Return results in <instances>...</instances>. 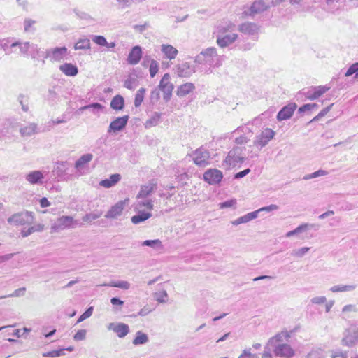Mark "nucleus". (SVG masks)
Wrapping results in <instances>:
<instances>
[{
    "mask_svg": "<svg viewBox=\"0 0 358 358\" xmlns=\"http://www.w3.org/2000/svg\"><path fill=\"white\" fill-rule=\"evenodd\" d=\"M34 213L24 210L17 213L7 220L8 224L13 226H30L34 223Z\"/></svg>",
    "mask_w": 358,
    "mask_h": 358,
    "instance_id": "obj_1",
    "label": "nucleus"
},
{
    "mask_svg": "<svg viewBox=\"0 0 358 358\" xmlns=\"http://www.w3.org/2000/svg\"><path fill=\"white\" fill-rule=\"evenodd\" d=\"M83 225L80 220H74L71 216H62L59 217L52 226V230L59 231L66 229L81 227Z\"/></svg>",
    "mask_w": 358,
    "mask_h": 358,
    "instance_id": "obj_2",
    "label": "nucleus"
},
{
    "mask_svg": "<svg viewBox=\"0 0 358 358\" xmlns=\"http://www.w3.org/2000/svg\"><path fill=\"white\" fill-rule=\"evenodd\" d=\"M158 87L159 90L163 93V99L166 101H169L174 89V86L171 83V78L169 73H166L164 74L159 81Z\"/></svg>",
    "mask_w": 358,
    "mask_h": 358,
    "instance_id": "obj_3",
    "label": "nucleus"
},
{
    "mask_svg": "<svg viewBox=\"0 0 358 358\" xmlns=\"http://www.w3.org/2000/svg\"><path fill=\"white\" fill-rule=\"evenodd\" d=\"M263 213H268V206H264L257 210L247 213L246 215L231 221V224L234 226H237L241 224L248 223L257 217H261Z\"/></svg>",
    "mask_w": 358,
    "mask_h": 358,
    "instance_id": "obj_4",
    "label": "nucleus"
},
{
    "mask_svg": "<svg viewBox=\"0 0 358 358\" xmlns=\"http://www.w3.org/2000/svg\"><path fill=\"white\" fill-rule=\"evenodd\" d=\"M343 345L349 348L352 347L358 343V328L356 327H351L345 330L344 336L341 340Z\"/></svg>",
    "mask_w": 358,
    "mask_h": 358,
    "instance_id": "obj_5",
    "label": "nucleus"
},
{
    "mask_svg": "<svg viewBox=\"0 0 358 358\" xmlns=\"http://www.w3.org/2000/svg\"><path fill=\"white\" fill-rule=\"evenodd\" d=\"M223 178L222 171L217 169H209L203 173V180L210 185H218Z\"/></svg>",
    "mask_w": 358,
    "mask_h": 358,
    "instance_id": "obj_6",
    "label": "nucleus"
},
{
    "mask_svg": "<svg viewBox=\"0 0 358 358\" xmlns=\"http://www.w3.org/2000/svg\"><path fill=\"white\" fill-rule=\"evenodd\" d=\"M273 353L280 358H292L294 356L295 351L289 344L280 343L275 347Z\"/></svg>",
    "mask_w": 358,
    "mask_h": 358,
    "instance_id": "obj_7",
    "label": "nucleus"
},
{
    "mask_svg": "<svg viewBox=\"0 0 358 358\" xmlns=\"http://www.w3.org/2000/svg\"><path fill=\"white\" fill-rule=\"evenodd\" d=\"M68 54L66 47L55 48L47 52V57L52 62H61Z\"/></svg>",
    "mask_w": 358,
    "mask_h": 358,
    "instance_id": "obj_8",
    "label": "nucleus"
},
{
    "mask_svg": "<svg viewBox=\"0 0 358 358\" xmlns=\"http://www.w3.org/2000/svg\"><path fill=\"white\" fill-rule=\"evenodd\" d=\"M296 108L297 105L295 103H289L283 106L277 114V120L282 121L290 119Z\"/></svg>",
    "mask_w": 358,
    "mask_h": 358,
    "instance_id": "obj_9",
    "label": "nucleus"
},
{
    "mask_svg": "<svg viewBox=\"0 0 358 358\" xmlns=\"http://www.w3.org/2000/svg\"><path fill=\"white\" fill-rule=\"evenodd\" d=\"M127 201L128 199H125L117 202L106 213L105 217L108 219H115L121 215Z\"/></svg>",
    "mask_w": 358,
    "mask_h": 358,
    "instance_id": "obj_10",
    "label": "nucleus"
},
{
    "mask_svg": "<svg viewBox=\"0 0 358 358\" xmlns=\"http://www.w3.org/2000/svg\"><path fill=\"white\" fill-rule=\"evenodd\" d=\"M108 330L114 331L119 338L125 337L129 332V325L124 323H109L107 327Z\"/></svg>",
    "mask_w": 358,
    "mask_h": 358,
    "instance_id": "obj_11",
    "label": "nucleus"
},
{
    "mask_svg": "<svg viewBox=\"0 0 358 358\" xmlns=\"http://www.w3.org/2000/svg\"><path fill=\"white\" fill-rule=\"evenodd\" d=\"M45 175L41 171H32L28 173L26 176V180L30 185H42L44 182Z\"/></svg>",
    "mask_w": 358,
    "mask_h": 358,
    "instance_id": "obj_12",
    "label": "nucleus"
},
{
    "mask_svg": "<svg viewBox=\"0 0 358 358\" xmlns=\"http://www.w3.org/2000/svg\"><path fill=\"white\" fill-rule=\"evenodd\" d=\"M129 120L128 115L117 117L115 120L110 122L108 131L116 132L123 129L127 124Z\"/></svg>",
    "mask_w": 358,
    "mask_h": 358,
    "instance_id": "obj_13",
    "label": "nucleus"
},
{
    "mask_svg": "<svg viewBox=\"0 0 358 358\" xmlns=\"http://www.w3.org/2000/svg\"><path fill=\"white\" fill-rule=\"evenodd\" d=\"M238 38L235 33L231 34L221 35L217 38L216 43L220 48H223L234 43Z\"/></svg>",
    "mask_w": 358,
    "mask_h": 358,
    "instance_id": "obj_14",
    "label": "nucleus"
},
{
    "mask_svg": "<svg viewBox=\"0 0 358 358\" xmlns=\"http://www.w3.org/2000/svg\"><path fill=\"white\" fill-rule=\"evenodd\" d=\"M142 57V49L140 46L133 47L127 57V62L131 65L137 64Z\"/></svg>",
    "mask_w": 358,
    "mask_h": 358,
    "instance_id": "obj_15",
    "label": "nucleus"
},
{
    "mask_svg": "<svg viewBox=\"0 0 358 358\" xmlns=\"http://www.w3.org/2000/svg\"><path fill=\"white\" fill-rule=\"evenodd\" d=\"M313 229L315 230H317L319 229V225L316 224L304 223V224H302L299 225V227H297L294 230L288 231L285 234V236L287 237V238H289L291 236H295V235H298V234H301L302 232L306 231H308L309 229Z\"/></svg>",
    "mask_w": 358,
    "mask_h": 358,
    "instance_id": "obj_16",
    "label": "nucleus"
},
{
    "mask_svg": "<svg viewBox=\"0 0 358 358\" xmlns=\"http://www.w3.org/2000/svg\"><path fill=\"white\" fill-rule=\"evenodd\" d=\"M157 189V184L152 181L150 182L147 185H145L141 187V189L137 195V199H145L150 196L153 192Z\"/></svg>",
    "mask_w": 358,
    "mask_h": 358,
    "instance_id": "obj_17",
    "label": "nucleus"
},
{
    "mask_svg": "<svg viewBox=\"0 0 358 358\" xmlns=\"http://www.w3.org/2000/svg\"><path fill=\"white\" fill-rule=\"evenodd\" d=\"M92 158H79L75 164V168L80 175H85L89 173V163Z\"/></svg>",
    "mask_w": 358,
    "mask_h": 358,
    "instance_id": "obj_18",
    "label": "nucleus"
},
{
    "mask_svg": "<svg viewBox=\"0 0 358 358\" xmlns=\"http://www.w3.org/2000/svg\"><path fill=\"white\" fill-rule=\"evenodd\" d=\"M195 90V86L192 83H186L178 86L176 90V95L179 97H184Z\"/></svg>",
    "mask_w": 358,
    "mask_h": 358,
    "instance_id": "obj_19",
    "label": "nucleus"
},
{
    "mask_svg": "<svg viewBox=\"0 0 358 358\" xmlns=\"http://www.w3.org/2000/svg\"><path fill=\"white\" fill-rule=\"evenodd\" d=\"M161 50L165 57L169 60L174 59L178 53V50L169 44H163L162 45Z\"/></svg>",
    "mask_w": 358,
    "mask_h": 358,
    "instance_id": "obj_20",
    "label": "nucleus"
},
{
    "mask_svg": "<svg viewBox=\"0 0 358 358\" xmlns=\"http://www.w3.org/2000/svg\"><path fill=\"white\" fill-rule=\"evenodd\" d=\"M121 179V176L118 173L113 174L109 178L102 180L99 185L105 188H110L116 185Z\"/></svg>",
    "mask_w": 358,
    "mask_h": 358,
    "instance_id": "obj_21",
    "label": "nucleus"
},
{
    "mask_svg": "<svg viewBox=\"0 0 358 358\" xmlns=\"http://www.w3.org/2000/svg\"><path fill=\"white\" fill-rule=\"evenodd\" d=\"M59 70L68 76H75L78 72L77 66L71 63H65L61 65Z\"/></svg>",
    "mask_w": 358,
    "mask_h": 358,
    "instance_id": "obj_22",
    "label": "nucleus"
},
{
    "mask_svg": "<svg viewBox=\"0 0 358 358\" xmlns=\"http://www.w3.org/2000/svg\"><path fill=\"white\" fill-rule=\"evenodd\" d=\"M152 215L151 213L139 210L136 215L131 217V220L133 224H138L147 220L151 217Z\"/></svg>",
    "mask_w": 358,
    "mask_h": 358,
    "instance_id": "obj_23",
    "label": "nucleus"
},
{
    "mask_svg": "<svg viewBox=\"0 0 358 358\" xmlns=\"http://www.w3.org/2000/svg\"><path fill=\"white\" fill-rule=\"evenodd\" d=\"M124 106V100L121 95L115 96L111 102L110 107L115 110H121Z\"/></svg>",
    "mask_w": 358,
    "mask_h": 358,
    "instance_id": "obj_24",
    "label": "nucleus"
},
{
    "mask_svg": "<svg viewBox=\"0 0 358 358\" xmlns=\"http://www.w3.org/2000/svg\"><path fill=\"white\" fill-rule=\"evenodd\" d=\"M148 342V336L141 331L136 332V337L133 340V344L135 345H143Z\"/></svg>",
    "mask_w": 358,
    "mask_h": 358,
    "instance_id": "obj_25",
    "label": "nucleus"
},
{
    "mask_svg": "<svg viewBox=\"0 0 358 358\" xmlns=\"http://www.w3.org/2000/svg\"><path fill=\"white\" fill-rule=\"evenodd\" d=\"M102 285L112 287H117L122 289H129L130 288L129 282L124 280L110 281V282L105 283Z\"/></svg>",
    "mask_w": 358,
    "mask_h": 358,
    "instance_id": "obj_26",
    "label": "nucleus"
},
{
    "mask_svg": "<svg viewBox=\"0 0 358 358\" xmlns=\"http://www.w3.org/2000/svg\"><path fill=\"white\" fill-rule=\"evenodd\" d=\"M141 245L143 246H149L157 250H162L163 249V245L159 239L155 240H145Z\"/></svg>",
    "mask_w": 358,
    "mask_h": 358,
    "instance_id": "obj_27",
    "label": "nucleus"
},
{
    "mask_svg": "<svg viewBox=\"0 0 358 358\" xmlns=\"http://www.w3.org/2000/svg\"><path fill=\"white\" fill-rule=\"evenodd\" d=\"M356 285H334L330 288V290L332 292H350L355 289Z\"/></svg>",
    "mask_w": 358,
    "mask_h": 358,
    "instance_id": "obj_28",
    "label": "nucleus"
},
{
    "mask_svg": "<svg viewBox=\"0 0 358 358\" xmlns=\"http://www.w3.org/2000/svg\"><path fill=\"white\" fill-rule=\"evenodd\" d=\"M143 207H145L148 210H152L154 207L153 201L152 200L147 199L146 198L138 199L135 208L136 209H139Z\"/></svg>",
    "mask_w": 358,
    "mask_h": 358,
    "instance_id": "obj_29",
    "label": "nucleus"
},
{
    "mask_svg": "<svg viewBox=\"0 0 358 358\" xmlns=\"http://www.w3.org/2000/svg\"><path fill=\"white\" fill-rule=\"evenodd\" d=\"M90 47V41L88 38H81L74 45L75 50H88Z\"/></svg>",
    "mask_w": 358,
    "mask_h": 358,
    "instance_id": "obj_30",
    "label": "nucleus"
},
{
    "mask_svg": "<svg viewBox=\"0 0 358 358\" xmlns=\"http://www.w3.org/2000/svg\"><path fill=\"white\" fill-rule=\"evenodd\" d=\"M291 332H288L287 331H282L280 333L277 334L274 337H273L271 339H270V342L272 341H275L276 342H282L284 340L287 341L288 338H290Z\"/></svg>",
    "mask_w": 358,
    "mask_h": 358,
    "instance_id": "obj_31",
    "label": "nucleus"
},
{
    "mask_svg": "<svg viewBox=\"0 0 358 358\" xmlns=\"http://www.w3.org/2000/svg\"><path fill=\"white\" fill-rule=\"evenodd\" d=\"M145 93V90L144 88H141L137 91L134 100V105L136 107L140 106L143 101Z\"/></svg>",
    "mask_w": 358,
    "mask_h": 358,
    "instance_id": "obj_32",
    "label": "nucleus"
},
{
    "mask_svg": "<svg viewBox=\"0 0 358 358\" xmlns=\"http://www.w3.org/2000/svg\"><path fill=\"white\" fill-rule=\"evenodd\" d=\"M159 71V64L155 59H151L149 66V72L151 78H154Z\"/></svg>",
    "mask_w": 358,
    "mask_h": 358,
    "instance_id": "obj_33",
    "label": "nucleus"
},
{
    "mask_svg": "<svg viewBox=\"0 0 358 358\" xmlns=\"http://www.w3.org/2000/svg\"><path fill=\"white\" fill-rule=\"evenodd\" d=\"M310 248L309 247H303L300 249H294L292 251L291 255L292 256L296 257H303L309 250Z\"/></svg>",
    "mask_w": 358,
    "mask_h": 358,
    "instance_id": "obj_34",
    "label": "nucleus"
},
{
    "mask_svg": "<svg viewBox=\"0 0 358 358\" xmlns=\"http://www.w3.org/2000/svg\"><path fill=\"white\" fill-rule=\"evenodd\" d=\"M64 349L55 350L44 352L43 356L45 357H59L64 355Z\"/></svg>",
    "mask_w": 358,
    "mask_h": 358,
    "instance_id": "obj_35",
    "label": "nucleus"
},
{
    "mask_svg": "<svg viewBox=\"0 0 358 358\" xmlns=\"http://www.w3.org/2000/svg\"><path fill=\"white\" fill-rule=\"evenodd\" d=\"M20 132L23 136H31L36 132V127L30 124L21 129Z\"/></svg>",
    "mask_w": 358,
    "mask_h": 358,
    "instance_id": "obj_36",
    "label": "nucleus"
},
{
    "mask_svg": "<svg viewBox=\"0 0 358 358\" xmlns=\"http://www.w3.org/2000/svg\"><path fill=\"white\" fill-rule=\"evenodd\" d=\"M327 173V172L324 170H322V169H320L317 171H315L312 173H310V174H306L303 177V180H310V179H313V178H315L317 177H319V176H324Z\"/></svg>",
    "mask_w": 358,
    "mask_h": 358,
    "instance_id": "obj_37",
    "label": "nucleus"
},
{
    "mask_svg": "<svg viewBox=\"0 0 358 358\" xmlns=\"http://www.w3.org/2000/svg\"><path fill=\"white\" fill-rule=\"evenodd\" d=\"M333 103L331 104L330 106L323 108L319 113L317 115H316L315 117H313L310 122H309V124L313 122H315V121H317L319 120L321 117H324V115H326L327 114L328 112H329V110H331V107L333 106Z\"/></svg>",
    "mask_w": 358,
    "mask_h": 358,
    "instance_id": "obj_38",
    "label": "nucleus"
},
{
    "mask_svg": "<svg viewBox=\"0 0 358 358\" xmlns=\"http://www.w3.org/2000/svg\"><path fill=\"white\" fill-rule=\"evenodd\" d=\"M258 354L252 353V348L245 349L238 358H259Z\"/></svg>",
    "mask_w": 358,
    "mask_h": 358,
    "instance_id": "obj_39",
    "label": "nucleus"
},
{
    "mask_svg": "<svg viewBox=\"0 0 358 358\" xmlns=\"http://www.w3.org/2000/svg\"><path fill=\"white\" fill-rule=\"evenodd\" d=\"M323 350L320 348L313 349L307 355V358H323Z\"/></svg>",
    "mask_w": 358,
    "mask_h": 358,
    "instance_id": "obj_40",
    "label": "nucleus"
},
{
    "mask_svg": "<svg viewBox=\"0 0 358 358\" xmlns=\"http://www.w3.org/2000/svg\"><path fill=\"white\" fill-rule=\"evenodd\" d=\"M93 307L92 306H90L89 307L78 319L77 320V322L76 324L78 323H80L83 321H84L85 320L89 318L90 317H91V315H92V313H93Z\"/></svg>",
    "mask_w": 358,
    "mask_h": 358,
    "instance_id": "obj_41",
    "label": "nucleus"
},
{
    "mask_svg": "<svg viewBox=\"0 0 358 358\" xmlns=\"http://www.w3.org/2000/svg\"><path fill=\"white\" fill-rule=\"evenodd\" d=\"M357 73H358V62L354 63L352 64L345 72V76H350L353 74L355 75V78L357 79Z\"/></svg>",
    "mask_w": 358,
    "mask_h": 358,
    "instance_id": "obj_42",
    "label": "nucleus"
},
{
    "mask_svg": "<svg viewBox=\"0 0 358 358\" xmlns=\"http://www.w3.org/2000/svg\"><path fill=\"white\" fill-rule=\"evenodd\" d=\"M329 89L330 87L327 85H320L313 87V90L316 93V96H317V98L327 92Z\"/></svg>",
    "mask_w": 358,
    "mask_h": 358,
    "instance_id": "obj_43",
    "label": "nucleus"
},
{
    "mask_svg": "<svg viewBox=\"0 0 358 358\" xmlns=\"http://www.w3.org/2000/svg\"><path fill=\"white\" fill-rule=\"evenodd\" d=\"M331 358H347L348 352L346 351H342L341 350H336L331 351Z\"/></svg>",
    "mask_w": 358,
    "mask_h": 358,
    "instance_id": "obj_44",
    "label": "nucleus"
},
{
    "mask_svg": "<svg viewBox=\"0 0 358 358\" xmlns=\"http://www.w3.org/2000/svg\"><path fill=\"white\" fill-rule=\"evenodd\" d=\"M254 25L251 23H243L238 27V30L243 33L250 34L253 30Z\"/></svg>",
    "mask_w": 358,
    "mask_h": 358,
    "instance_id": "obj_45",
    "label": "nucleus"
},
{
    "mask_svg": "<svg viewBox=\"0 0 358 358\" xmlns=\"http://www.w3.org/2000/svg\"><path fill=\"white\" fill-rule=\"evenodd\" d=\"M302 93L308 99L315 100L317 99V96H316V93L313 90V87L311 90L309 89L306 91L303 89Z\"/></svg>",
    "mask_w": 358,
    "mask_h": 358,
    "instance_id": "obj_46",
    "label": "nucleus"
},
{
    "mask_svg": "<svg viewBox=\"0 0 358 358\" xmlns=\"http://www.w3.org/2000/svg\"><path fill=\"white\" fill-rule=\"evenodd\" d=\"M87 331L85 329H80L73 336V339L76 341H83L86 338Z\"/></svg>",
    "mask_w": 358,
    "mask_h": 358,
    "instance_id": "obj_47",
    "label": "nucleus"
},
{
    "mask_svg": "<svg viewBox=\"0 0 358 358\" xmlns=\"http://www.w3.org/2000/svg\"><path fill=\"white\" fill-rule=\"evenodd\" d=\"M92 41L96 44L101 45V46L108 45V42H107L106 39L102 36H95L92 38Z\"/></svg>",
    "mask_w": 358,
    "mask_h": 358,
    "instance_id": "obj_48",
    "label": "nucleus"
},
{
    "mask_svg": "<svg viewBox=\"0 0 358 358\" xmlns=\"http://www.w3.org/2000/svg\"><path fill=\"white\" fill-rule=\"evenodd\" d=\"M194 164L200 167H205L209 164V158H192Z\"/></svg>",
    "mask_w": 358,
    "mask_h": 358,
    "instance_id": "obj_49",
    "label": "nucleus"
},
{
    "mask_svg": "<svg viewBox=\"0 0 358 358\" xmlns=\"http://www.w3.org/2000/svg\"><path fill=\"white\" fill-rule=\"evenodd\" d=\"M168 296V294H167V292L164 290L161 292H159V293H156L155 294V297H156V300L159 302V303H164L166 301L165 299L167 298Z\"/></svg>",
    "mask_w": 358,
    "mask_h": 358,
    "instance_id": "obj_50",
    "label": "nucleus"
},
{
    "mask_svg": "<svg viewBox=\"0 0 358 358\" xmlns=\"http://www.w3.org/2000/svg\"><path fill=\"white\" fill-rule=\"evenodd\" d=\"M252 9L255 12H258V11L264 10V9H266V6L263 5V3L261 1H259L255 2L252 4Z\"/></svg>",
    "mask_w": 358,
    "mask_h": 358,
    "instance_id": "obj_51",
    "label": "nucleus"
},
{
    "mask_svg": "<svg viewBox=\"0 0 358 358\" xmlns=\"http://www.w3.org/2000/svg\"><path fill=\"white\" fill-rule=\"evenodd\" d=\"M99 217V215L92 214V213H87L83 217V221L85 222H91L95 220H96Z\"/></svg>",
    "mask_w": 358,
    "mask_h": 358,
    "instance_id": "obj_52",
    "label": "nucleus"
},
{
    "mask_svg": "<svg viewBox=\"0 0 358 358\" xmlns=\"http://www.w3.org/2000/svg\"><path fill=\"white\" fill-rule=\"evenodd\" d=\"M25 288L22 287L15 290L12 294H9L8 296L9 297H17L20 296H23L25 293Z\"/></svg>",
    "mask_w": 358,
    "mask_h": 358,
    "instance_id": "obj_53",
    "label": "nucleus"
},
{
    "mask_svg": "<svg viewBox=\"0 0 358 358\" xmlns=\"http://www.w3.org/2000/svg\"><path fill=\"white\" fill-rule=\"evenodd\" d=\"M326 301L325 296H316L311 299V303L314 304H322L326 302Z\"/></svg>",
    "mask_w": 358,
    "mask_h": 358,
    "instance_id": "obj_54",
    "label": "nucleus"
},
{
    "mask_svg": "<svg viewBox=\"0 0 358 358\" xmlns=\"http://www.w3.org/2000/svg\"><path fill=\"white\" fill-rule=\"evenodd\" d=\"M33 229L34 228H31V227L28 229L24 228L21 230L20 234L24 238L27 237L33 233Z\"/></svg>",
    "mask_w": 358,
    "mask_h": 358,
    "instance_id": "obj_55",
    "label": "nucleus"
},
{
    "mask_svg": "<svg viewBox=\"0 0 358 358\" xmlns=\"http://www.w3.org/2000/svg\"><path fill=\"white\" fill-rule=\"evenodd\" d=\"M250 171V170L249 169H246L243 171H239L234 175V178L235 179L242 178L244 176H245Z\"/></svg>",
    "mask_w": 358,
    "mask_h": 358,
    "instance_id": "obj_56",
    "label": "nucleus"
},
{
    "mask_svg": "<svg viewBox=\"0 0 358 358\" xmlns=\"http://www.w3.org/2000/svg\"><path fill=\"white\" fill-rule=\"evenodd\" d=\"M14 256V253L6 254L0 256V264L10 260Z\"/></svg>",
    "mask_w": 358,
    "mask_h": 358,
    "instance_id": "obj_57",
    "label": "nucleus"
},
{
    "mask_svg": "<svg viewBox=\"0 0 358 358\" xmlns=\"http://www.w3.org/2000/svg\"><path fill=\"white\" fill-rule=\"evenodd\" d=\"M235 203H236L235 200L226 201L220 203V208H229V207H231Z\"/></svg>",
    "mask_w": 358,
    "mask_h": 358,
    "instance_id": "obj_58",
    "label": "nucleus"
},
{
    "mask_svg": "<svg viewBox=\"0 0 358 358\" xmlns=\"http://www.w3.org/2000/svg\"><path fill=\"white\" fill-rule=\"evenodd\" d=\"M309 110H311L310 107V103H306V104H303V106H301V107H299V108L298 109V113L300 114H302V113H304L305 112L309 111Z\"/></svg>",
    "mask_w": 358,
    "mask_h": 358,
    "instance_id": "obj_59",
    "label": "nucleus"
},
{
    "mask_svg": "<svg viewBox=\"0 0 358 358\" xmlns=\"http://www.w3.org/2000/svg\"><path fill=\"white\" fill-rule=\"evenodd\" d=\"M236 162H238V161L235 160V158H225L222 165L230 166L232 164H234Z\"/></svg>",
    "mask_w": 358,
    "mask_h": 358,
    "instance_id": "obj_60",
    "label": "nucleus"
},
{
    "mask_svg": "<svg viewBox=\"0 0 358 358\" xmlns=\"http://www.w3.org/2000/svg\"><path fill=\"white\" fill-rule=\"evenodd\" d=\"M110 302L113 306H122L124 304V301L117 297H113Z\"/></svg>",
    "mask_w": 358,
    "mask_h": 358,
    "instance_id": "obj_61",
    "label": "nucleus"
},
{
    "mask_svg": "<svg viewBox=\"0 0 358 358\" xmlns=\"http://www.w3.org/2000/svg\"><path fill=\"white\" fill-rule=\"evenodd\" d=\"M40 205L42 208L48 207L50 206V202L48 200L47 198L43 197L40 200Z\"/></svg>",
    "mask_w": 358,
    "mask_h": 358,
    "instance_id": "obj_62",
    "label": "nucleus"
},
{
    "mask_svg": "<svg viewBox=\"0 0 358 358\" xmlns=\"http://www.w3.org/2000/svg\"><path fill=\"white\" fill-rule=\"evenodd\" d=\"M333 215H334V211L329 210H327V212H325L324 213H322L320 215H319L318 218L320 220H323V219H325L326 217Z\"/></svg>",
    "mask_w": 358,
    "mask_h": 358,
    "instance_id": "obj_63",
    "label": "nucleus"
},
{
    "mask_svg": "<svg viewBox=\"0 0 358 358\" xmlns=\"http://www.w3.org/2000/svg\"><path fill=\"white\" fill-rule=\"evenodd\" d=\"M34 23H35V22L31 20H26L24 22L25 31H29Z\"/></svg>",
    "mask_w": 358,
    "mask_h": 358,
    "instance_id": "obj_64",
    "label": "nucleus"
}]
</instances>
